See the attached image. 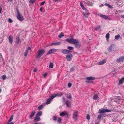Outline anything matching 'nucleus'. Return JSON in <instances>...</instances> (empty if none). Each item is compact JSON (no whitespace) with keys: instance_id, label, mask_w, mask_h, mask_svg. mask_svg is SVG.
<instances>
[{"instance_id":"obj_1","label":"nucleus","mask_w":124,"mask_h":124,"mask_svg":"<svg viewBox=\"0 0 124 124\" xmlns=\"http://www.w3.org/2000/svg\"><path fill=\"white\" fill-rule=\"evenodd\" d=\"M65 40L70 43L73 44L74 45L78 41V40L76 39H73L72 38L67 39Z\"/></svg>"},{"instance_id":"obj_2","label":"nucleus","mask_w":124,"mask_h":124,"mask_svg":"<svg viewBox=\"0 0 124 124\" xmlns=\"http://www.w3.org/2000/svg\"><path fill=\"white\" fill-rule=\"evenodd\" d=\"M116 49V46L114 44H112L110 45L109 47L107 48V49L109 52L114 51Z\"/></svg>"},{"instance_id":"obj_3","label":"nucleus","mask_w":124,"mask_h":124,"mask_svg":"<svg viewBox=\"0 0 124 124\" xmlns=\"http://www.w3.org/2000/svg\"><path fill=\"white\" fill-rule=\"evenodd\" d=\"M45 52V51L44 49H40L37 52V56L38 58H40L42 55Z\"/></svg>"},{"instance_id":"obj_4","label":"nucleus","mask_w":124,"mask_h":124,"mask_svg":"<svg viewBox=\"0 0 124 124\" xmlns=\"http://www.w3.org/2000/svg\"><path fill=\"white\" fill-rule=\"evenodd\" d=\"M17 18L20 21H22L24 20L23 17L19 11H17Z\"/></svg>"},{"instance_id":"obj_5","label":"nucleus","mask_w":124,"mask_h":124,"mask_svg":"<svg viewBox=\"0 0 124 124\" xmlns=\"http://www.w3.org/2000/svg\"><path fill=\"white\" fill-rule=\"evenodd\" d=\"M66 59L68 61H70L71 60L73 56L71 54H70L69 55H67L66 56Z\"/></svg>"},{"instance_id":"obj_6","label":"nucleus","mask_w":124,"mask_h":124,"mask_svg":"<svg viewBox=\"0 0 124 124\" xmlns=\"http://www.w3.org/2000/svg\"><path fill=\"white\" fill-rule=\"evenodd\" d=\"M124 60V57L123 56H121L118 58L117 59L116 62L118 63L121 62H123Z\"/></svg>"},{"instance_id":"obj_7","label":"nucleus","mask_w":124,"mask_h":124,"mask_svg":"<svg viewBox=\"0 0 124 124\" xmlns=\"http://www.w3.org/2000/svg\"><path fill=\"white\" fill-rule=\"evenodd\" d=\"M72 51L70 50H67V49H64L61 51V52L63 54H69Z\"/></svg>"},{"instance_id":"obj_8","label":"nucleus","mask_w":124,"mask_h":124,"mask_svg":"<svg viewBox=\"0 0 124 124\" xmlns=\"http://www.w3.org/2000/svg\"><path fill=\"white\" fill-rule=\"evenodd\" d=\"M74 45L77 48H79L81 46V44L78 42V41L74 44Z\"/></svg>"},{"instance_id":"obj_9","label":"nucleus","mask_w":124,"mask_h":124,"mask_svg":"<svg viewBox=\"0 0 124 124\" xmlns=\"http://www.w3.org/2000/svg\"><path fill=\"white\" fill-rule=\"evenodd\" d=\"M56 49L54 48H52L50 49L47 52V54H49L51 53H53L55 52H56Z\"/></svg>"},{"instance_id":"obj_10","label":"nucleus","mask_w":124,"mask_h":124,"mask_svg":"<svg viewBox=\"0 0 124 124\" xmlns=\"http://www.w3.org/2000/svg\"><path fill=\"white\" fill-rule=\"evenodd\" d=\"M85 10V11L83 12V15L86 17H87L88 16L89 13L86 9Z\"/></svg>"},{"instance_id":"obj_11","label":"nucleus","mask_w":124,"mask_h":124,"mask_svg":"<svg viewBox=\"0 0 124 124\" xmlns=\"http://www.w3.org/2000/svg\"><path fill=\"white\" fill-rule=\"evenodd\" d=\"M65 96L69 100L71 99L72 98L71 94L70 93H65Z\"/></svg>"},{"instance_id":"obj_12","label":"nucleus","mask_w":124,"mask_h":124,"mask_svg":"<svg viewBox=\"0 0 124 124\" xmlns=\"http://www.w3.org/2000/svg\"><path fill=\"white\" fill-rule=\"evenodd\" d=\"M9 42L10 44H12L13 41V37L12 35H10L8 37Z\"/></svg>"},{"instance_id":"obj_13","label":"nucleus","mask_w":124,"mask_h":124,"mask_svg":"<svg viewBox=\"0 0 124 124\" xmlns=\"http://www.w3.org/2000/svg\"><path fill=\"white\" fill-rule=\"evenodd\" d=\"M78 112H74L73 115V118L74 119L76 120L77 119V118L78 117Z\"/></svg>"},{"instance_id":"obj_14","label":"nucleus","mask_w":124,"mask_h":124,"mask_svg":"<svg viewBox=\"0 0 124 124\" xmlns=\"http://www.w3.org/2000/svg\"><path fill=\"white\" fill-rule=\"evenodd\" d=\"M61 43L60 42H57L52 43L51 44V46H58L60 45Z\"/></svg>"},{"instance_id":"obj_15","label":"nucleus","mask_w":124,"mask_h":124,"mask_svg":"<svg viewBox=\"0 0 124 124\" xmlns=\"http://www.w3.org/2000/svg\"><path fill=\"white\" fill-rule=\"evenodd\" d=\"M71 102L68 100H67L65 103L67 107H69L71 105Z\"/></svg>"},{"instance_id":"obj_16","label":"nucleus","mask_w":124,"mask_h":124,"mask_svg":"<svg viewBox=\"0 0 124 124\" xmlns=\"http://www.w3.org/2000/svg\"><path fill=\"white\" fill-rule=\"evenodd\" d=\"M35 111H32L31 113V114H30L29 116V118L30 119H31L35 115Z\"/></svg>"},{"instance_id":"obj_17","label":"nucleus","mask_w":124,"mask_h":124,"mask_svg":"<svg viewBox=\"0 0 124 124\" xmlns=\"http://www.w3.org/2000/svg\"><path fill=\"white\" fill-rule=\"evenodd\" d=\"M106 60L104 59L102 61L98 63V65H101L105 63L106 62Z\"/></svg>"},{"instance_id":"obj_18","label":"nucleus","mask_w":124,"mask_h":124,"mask_svg":"<svg viewBox=\"0 0 124 124\" xmlns=\"http://www.w3.org/2000/svg\"><path fill=\"white\" fill-rule=\"evenodd\" d=\"M14 116L13 115H12L10 117V119H9L8 121V123H12V124H14V123L13 122H11V121L12 120Z\"/></svg>"},{"instance_id":"obj_19","label":"nucleus","mask_w":124,"mask_h":124,"mask_svg":"<svg viewBox=\"0 0 124 124\" xmlns=\"http://www.w3.org/2000/svg\"><path fill=\"white\" fill-rule=\"evenodd\" d=\"M99 16L101 17H102L104 19H108V17L107 16L103 15L100 14Z\"/></svg>"},{"instance_id":"obj_20","label":"nucleus","mask_w":124,"mask_h":124,"mask_svg":"<svg viewBox=\"0 0 124 124\" xmlns=\"http://www.w3.org/2000/svg\"><path fill=\"white\" fill-rule=\"evenodd\" d=\"M40 120V117L38 116H36L34 119V121L35 122L39 121Z\"/></svg>"},{"instance_id":"obj_21","label":"nucleus","mask_w":124,"mask_h":124,"mask_svg":"<svg viewBox=\"0 0 124 124\" xmlns=\"http://www.w3.org/2000/svg\"><path fill=\"white\" fill-rule=\"evenodd\" d=\"M95 78L94 77L91 76L88 77L86 78V80H93L95 79Z\"/></svg>"},{"instance_id":"obj_22","label":"nucleus","mask_w":124,"mask_h":124,"mask_svg":"<svg viewBox=\"0 0 124 124\" xmlns=\"http://www.w3.org/2000/svg\"><path fill=\"white\" fill-rule=\"evenodd\" d=\"M21 43V41L19 37L17 38L16 40V43L17 44H19Z\"/></svg>"},{"instance_id":"obj_23","label":"nucleus","mask_w":124,"mask_h":124,"mask_svg":"<svg viewBox=\"0 0 124 124\" xmlns=\"http://www.w3.org/2000/svg\"><path fill=\"white\" fill-rule=\"evenodd\" d=\"M105 112V109L104 108H101L99 110V113H101L104 114V113Z\"/></svg>"},{"instance_id":"obj_24","label":"nucleus","mask_w":124,"mask_h":124,"mask_svg":"<svg viewBox=\"0 0 124 124\" xmlns=\"http://www.w3.org/2000/svg\"><path fill=\"white\" fill-rule=\"evenodd\" d=\"M52 100V99L50 98V97L49 98V99H47L46 101V104H50Z\"/></svg>"},{"instance_id":"obj_25","label":"nucleus","mask_w":124,"mask_h":124,"mask_svg":"<svg viewBox=\"0 0 124 124\" xmlns=\"http://www.w3.org/2000/svg\"><path fill=\"white\" fill-rule=\"evenodd\" d=\"M124 82V78H122L119 81L118 84H121Z\"/></svg>"},{"instance_id":"obj_26","label":"nucleus","mask_w":124,"mask_h":124,"mask_svg":"<svg viewBox=\"0 0 124 124\" xmlns=\"http://www.w3.org/2000/svg\"><path fill=\"white\" fill-rule=\"evenodd\" d=\"M105 116V115L104 114L102 113L101 114L98 115L97 117V118L98 119H100L102 116Z\"/></svg>"},{"instance_id":"obj_27","label":"nucleus","mask_w":124,"mask_h":124,"mask_svg":"<svg viewBox=\"0 0 124 124\" xmlns=\"http://www.w3.org/2000/svg\"><path fill=\"white\" fill-rule=\"evenodd\" d=\"M64 35V34L62 32H61L60 34L58 36V37L59 38H61L62 37H63Z\"/></svg>"},{"instance_id":"obj_28","label":"nucleus","mask_w":124,"mask_h":124,"mask_svg":"<svg viewBox=\"0 0 124 124\" xmlns=\"http://www.w3.org/2000/svg\"><path fill=\"white\" fill-rule=\"evenodd\" d=\"M80 5L82 8L84 10H86L84 6L82 4L81 2H80Z\"/></svg>"},{"instance_id":"obj_29","label":"nucleus","mask_w":124,"mask_h":124,"mask_svg":"<svg viewBox=\"0 0 124 124\" xmlns=\"http://www.w3.org/2000/svg\"><path fill=\"white\" fill-rule=\"evenodd\" d=\"M57 95L58 94H57V93L56 94H54L53 95L50 97V98H51L52 99H53L54 98H55L56 96H57Z\"/></svg>"},{"instance_id":"obj_30","label":"nucleus","mask_w":124,"mask_h":124,"mask_svg":"<svg viewBox=\"0 0 124 124\" xmlns=\"http://www.w3.org/2000/svg\"><path fill=\"white\" fill-rule=\"evenodd\" d=\"M66 114H67V113H66L65 112H63L60 114V115L61 116H62L65 115Z\"/></svg>"},{"instance_id":"obj_31","label":"nucleus","mask_w":124,"mask_h":124,"mask_svg":"<svg viewBox=\"0 0 124 124\" xmlns=\"http://www.w3.org/2000/svg\"><path fill=\"white\" fill-rule=\"evenodd\" d=\"M104 5L105 6H108V7L110 8H111L112 7V6L111 5H110L109 4H108L107 3H105L104 4Z\"/></svg>"},{"instance_id":"obj_32","label":"nucleus","mask_w":124,"mask_h":124,"mask_svg":"<svg viewBox=\"0 0 124 124\" xmlns=\"http://www.w3.org/2000/svg\"><path fill=\"white\" fill-rule=\"evenodd\" d=\"M42 114V111H39L37 114L36 115L39 116H41Z\"/></svg>"},{"instance_id":"obj_33","label":"nucleus","mask_w":124,"mask_h":124,"mask_svg":"<svg viewBox=\"0 0 124 124\" xmlns=\"http://www.w3.org/2000/svg\"><path fill=\"white\" fill-rule=\"evenodd\" d=\"M43 106L41 104L38 107V109L39 110H41L43 108Z\"/></svg>"},{"instance_id":"obj_34","label":"nucleus","mask_w":124,"mask_h":124,"mask_svg":"<svg viewBox=\"0 0 124 124\" xmlns=\"http://www.w3.org/2000/svg\"><path fill=\"white\" fill-rule=\"evenodd\" d=\"M53 64L52 62H51L50 63L49 65V68H53Z\"/></svg>"},{"instance_id":"obj_35","label":"nucleus","mask_w":124,"mask_h":124,"mask_svg":"<svg viewBox=\"0 0 124 124\" xmlns=\"http://www.w3.org/2000/svg\"><path fill=\"white\" fill-rule=\"evenodd\" d=\"M98 97L96 94H95L93 97V99L94 100H97Z\"/></svg>"},{"instance_id":"obj_36","label":"nucleus","mask_w":124,"mask_h":124,"mask_svg":"<svg viewBox=\"0 0 124 124\" xmlns=\"http://www.w3.org/2000/svg\"><path fill=\"white\" fill-rule=\"evenodd\" d=\"M120 37V35L119 34H118L117 35L115 36V39L118 40Z\"/></svg>"},{"instance_id":"obj_37","label":"nucleus","mask_w":124,"mask_h":124,"mask_svg":"<svg viewBox=\"0 0 124 124\" xmlns=\"http://www.w3.org/2000/svg\"><path fill=\"white\" fill-rule=\"evenodd\" d=\"M101 28V26H98L96 28H94V29L95 31H97L99 30Z\"/></svg>"},{"instance_id":"obj_38","label":"nucleus","mask_w":124,"mask_h":124,"mask_svg":"<svg viewBox=\"0 0 124 124\" xmlns=\"http://www.w3.org/2000/svg\"><path fill=\"white\" fill-rule=\"evenodd\" d=\"M106 38L107 39H108L109 38V34L108 33L106 35Z\"/></svg>"},{"instance_id":"obj_39","label":"nucleus","mask_w":124,"mask_h":124,"mask_svg":"<svg viewBox=\"0 0 124 124\" xmlns=\"http://www.w3.org/2000/svg\"><path fill=\"white\" fill-rule=\"evenodd\" d=\"M62 120V119L60 117H58V120H57V122H58V123H60L61 122V121Z\"/></svg>"},{"instance_id":"obj_40","label":"nucleus","mask_w":124,"mask_h":124,"mask_svg":"<svg viewBox=\"0 0 124 124\" xmlns=\"http://www.w3.org/2000/svg\"><path fill=\"white\" fill-rule=\"evenodd\" d=\"M35 0H30L29 1V3L31 4L34 3L35 2Z\"/></svg>"},{"instance_id":"obj_41","label":"nucleus","mask_w":124,"mask_h":124,"mask_svg":"<svg viewBox=\"0 0 124 124\" xmlns=\"http://www.w3.org/2000/svg\"><path fill=\"white\" fill-rule=\"evenodd\" d=\"M2 78L3 80L6 79L7 78V77L6 75H3L2 76Z\"/></svg>"},{"instance_id":"obj_42","label":"nucleus","mask_w":124,"mask_h":124,"mask_svg":"<svg viewBox=\"0 0 124 124\" xmlns=\"http://www.w3.org/2000/svg\"><path fill=\"white\" fill-rule=\"evenodd\" d=\"M68 49L69 50H72L73 49V47L71 46H69L68 47Z\"/></svg>"},{"instance_id":"obj_43","label":"nucleus","mask_w":124,"mask_h":124,"mask_svg":"<svg viewBox=\"0 0 124 124\" xmlns=\"http://www.w3.org/2000/svg\"><path fill=\"white\" fill-rule=\"evenodd\" d=\"M8 22L9 23H11L13 22V20L10 18H9L8 19Z\"/></svg>"},{"instance_id":"obj_44","label":"nucleus","mask_w":124,"mask_h":124,"mask_svg":"<svg viewBox=\"0 0 124 124\" xmlns=\"http://www.w3.org/2000/svg\"><path fill=\"white\" fill-rule=\"evenodd\" d=\"M74 70V67H71L70 69V71L72 72Z\"/></svg>"},{"instance_id":"obj_45","label":"nucleus","mask_w":124,"mask_h":124,"mask_svg":"<svg viewBox=\"0 0 124 124\" xmlns=\"http://www.w3.org/2000/svg\"><path fill=\"white\" fill-rule=\"evenodd\" d=\"M57 119V117L56 116H54L53 117V120L55 121Z\"/></svg>"},{"instance_id":"obj_46","label":"nucleus","mask_w":124,"mask_h":124,"mask_svg":"<svg viewBox=\"0 0 124 124\" xmlns=\"http://www.w3.org/2000/svg\"><path fill=\"white\" fill-rule=\"evenodd\" d=\"M105 112H110L111 111L110 110L107 109H105Z\"/></svg>"},{"instance_id":"obj_47","label":"nucleus","mask_w":124,"mask_h":124,"mask_svg":"<svg viewBox=\"0 0 124 124\" xmlns=\"http://www.w3.org/2000/svg\"><path fill=\"white\" fill-rule=\"evenodd\" d=\"M28 51H26V52L24 53V56H27Z\"/></svg>"},{"instance_id":"obj_48","label":"nucleus","mask_w":124,"mask_h":124,"mask_svg":"<svg viewBox=\"0 0 124 124\" xmlns=\"http://www.w3.org/2000/svg\"><path fill=\"white\" fill-rule=\"evenodd\" d=\"M86 119L88 120H89L90 119V117L89 115L88 114H87L86 116Z\"/></svg>"},{"instance_id":"obj_49","label":"nucleus","mask_w":124,"mask_h":124,"mask_svg":"<svg viewBox=\"0 0 124 124\" xmlns=\"http://www.w3.org/2000/svg\"><path fill=\"white\" fill-rule=\"evenodd\" d=\"M72 85L71 83H69L68 84V87L69 88Z\"/></svg>"},{"instance_id":"obj_50","label":"nucleus","mask_w":124,"mask_h":124,"mask_svg":"<svg viewBox=\"0 0 124 124\" xmlns=\"http://www.w3.org/2000/svg\"><path fill=\"white\" fill-rule=\"evenodd\" d=\"M45 3V1H44L42 2L40 4V6H42V5H44V4Z\"/></svg>"},{"instance_id":"obj_51","label":"nucleus","mask_w":124,"mask_h":124,"mask_svg":"<svg viewBox=\"0 0 124 124\" xmlns=\"http://www.w3.org/2000/svg\"><path fill=\"white\" fill-rule=\"evenodd\" d=\"M31 49V47H28V48L27 49L26 51H28V50H30Z\"/></svg>"},{"instance_id":"obj_52","label":"nucleus","mask_w":124,"mask_h":124,"mask_svg":"<svg viewBox=\"0 0 124 124\" xmlns=\"http://www.w3.org/2000/svg\"><path fill=\"white\" fill-rule=\"evenodd\" d=\"M57 94H58L57 96H58V97H60L62 95V94H61V93H60L59 94L57 93Z\"/></svg>"},{"instance_id":"obj_53","label":"nucleus","mask_w":124,"mask_h":124,"mask_svg":"<svg viewBox=\"0 0 124 124\" xmlns=\"http://www.w3.org/2000/svg\"><path fill=\"white\" fill-rule=\"evenodd\" d=\"M46 75H47V74L46 73H44L43 74V77H46Z\"/></svg>"},{"instance_id":"obj_54","label":"nucleus","mask_w":124,"mask_h":124,"mask_svg":"<svg viewBox=\"0 0 124 124\" xmlns=\"http://www.w3.org/2000/svg\"><path fill=\"white\" fill-rule=\"evenodd\" d=\"M2 11V8L1 6L0 5V14L1 13Z\"/></svg>"},{"instance_id":"obj_55","label":"nucleus","mask_w":124,"mask_h":124,"mask_svg":"<svg viewBox=\"0 0 124 124\" xmlns=\"http://www.w3.org/2000/svg\"><path fill=\"white\" fill-rule=\"evenodd\" d=\"M42 10H43L42 8V7H41L40 9L39 10L41 12H42Z\"/></svg>"},{"instance_id":"obj_56","label":"nucleus","mask_w":124,"mask_h":124,"mask_svg":"<svg viewBox=\"0 0 124 124\" xmlns=\"http://www.w3.org/2000/svg\"><path fill=\"white\" fill-rule=\"evenodd\" d=\"M120 17L122 18H124V15H121Z\"/></svg>"},{"instance_id":"obj_57","label":"nucleus","mask_w":124,"mask_h":124,"mask_svg":"<svg viewBox=\"0 0 124 124\" xmlns=\"http://www.w3.org/2000/svg\"><path fill=\"white\" fill-rule=\"evenodd\" d=\"M37 69H34V70H33V72H36V71H37Z\"/></svg>"},{"instance_id":"obj_58","label":"nucleus","mask_w":124,"mask_h":124,"mask_svg":"<svg viewBox=\"0 0 124 124\" xmlns=\"http://www.w3.org/2000/svg\"><path fill=\"white\" fill-rule=\"evenodd\" d=\"M62 99L64 102L65 101V98L64 97H63Z\"/></svg>"},{"instance_id":"obj_59","label":"nucleus","mask_w":124,"mask_h":124,"mask_svg":"<svg viewBox=\"0 0 124 124\" xmlns=\"http://www.w3.org/2000/svg\"><path fill=\"white\" fill-rule=\"evenodd\" d=\"M65 115L67 117H68L69 115L68 113H67V114Z\"/></svg>"},{"instance_id":"obj_60","label":"nucleus","mask_w":124,"mask_h":124,"mask_svg":"<svg viewBox=\"0 0 124 124\" xmlns=\"http://www.w3.org/2000/svg\"><path fill=\"white\" fill-rule=\"evenodd\" d=\"M103 6V4H101V5L99 6L100 7H102Z\"/></svg>"},{"instance_id":"obj_61","label":"nucleus","mask_w":124,"mask_h":124,"mask_svg":"<svg viewBox=\"0 0 124 124\" xmlns=\"http://www.w3.org/2000/svg\"><path fill=\"white\" fill-rule=\"evenodd\" d=\"M41 123H36L35 124H41Z\"/></svg>"},{"instance_id":"obj_62","label":"nucleus","mask_w":124,"mask_h":124,"mask_svg":"<svg viewBox=\"0 0 124 124\" xmlns=\"http://www.w3.org/2000/svg\"><path fill=\"white\" fill-rule=\"evenodd\" d=\"M59 0H53V1H54L55 2L58 1Z\"/></svg>"},{"instance_id":"obj_63","label":"nucleus","mask_w":124,"mask_h":124,"mask_svg":"<svg viewBox=\"0 0 124 124\" xmlns=\"http://www.w3.org/2000/svg\"><path fill=\"white\" fill-rule=\"evenodd\" d=\"M13 0H7L8 2L12 1Z\"/></svg>"},{"instance_id":"obj_64","label":"nucleus","mask_w":124,"mask_h":124,"mask_svg":"<svg viewBox=\"0 0 124 124\" xmlns=\"http://www.w3.org/2000/svg\"><path fill=\"white\" fill-rule=\"evenodd\" d=\"M12 124V123H7V124Z\"/></svg>"}]
</instances>
